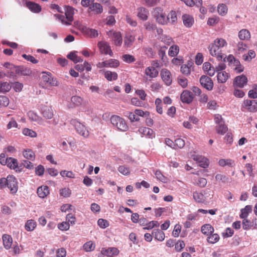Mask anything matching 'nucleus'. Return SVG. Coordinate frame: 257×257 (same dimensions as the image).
I'll use <instances>...</instances> for the list:
<instances>
[{
    "label": "nucleus",
    "mask_w": 257,
    "mask_h": 257,
    "mask_svg": "<svg viewBox=\"0 0 257 257\" xmlns=\"http://www.w3.org/2000/svg\"><path fill=\"white\" fill-rule=\"evenodd\" d=\"M227 42L223 38H217L213 43L209 46L208 49L210 55L215 57L218 61H220L223 58V54L222 49L226 46Z\"/></svg>",
    "instance_id": "f257e3e1"
},
{
    "label": "nucleus",
    "mask_w": 257,
    "mask_h": 257,
    "mask_svg": "<svg viewBox=\"0 0 257 257\" xmlns=\"http://www.w3.org/2000/svg\"><path fill=\"white\" fill-rule=\"evenodd\" d=\"M110 120L112 125L119 131L126 132L128 130V126L124 119L117 115H112Z\"/></svg>",
    "instance_id": "f03ea898"
},
{
    "label": "nucleus",
    "mask_w": 257,
    "mask_h": 257,
    "mask_svg": "<svg viewBox=\"0 0 257 257\" xmlns=\"http://www.w3.org/2000/svg\"><path fill=\"white\" fill-rule=\"evenodd\" d=\"M70 124L73 125L76 132L84 138H87L89 135V133L85 126L78 119L72 118L70 120Z\"/></svg>",
    "instance_id": "7ed1b4c3"
},
{
    "label": "nucleus",
    "mask_w": 257,
    "mask_h": 257,
    "mask_svg": "<svg viewBox=\"0 0 257 257\" xmlns=\"http://www.w3.org/2000/svg\"><path fill=\"white\" fill-rule=\"evenodd\" d=\"M154 17L158 24L163 25L168 24V19L161 8L157 7L154 9Z\"/></svg>",
    "instance_id": "20e7f679"
},
{
    "label": "nucleus",
    "mask_w": 257,
    "mask_h": 257,
    "mask_svg": "<svg viewBox=\"0 0 257 257\" xmlns=\"http://www.w3.org/2000/svg\"><path fill=\"white\" fill-rule=\"evenodd\" d=\"M119 65L120 62L118 60L110 59L101 62H98L96 64V67L98 68H102L104 67L116 68L119 66Z\"/></svg>",
    "instance_id": "39448f33"
},
{
    "label": "nucleus",
    "mask_w": 257,
    "mask_h": 257,
    "mask_svg": "<svg viewBox=\"0 0 257 257\" xmlns=\"http://www.w3.org/2000/svg\"><path fill=\"white\" fill-rule=\"evenodd\" d=\"M152 64L153 66H149L145 69V74L150 78L153 79L158 76L159 72L156 68L154 67H159V63L157 61H153Z\"/></svg>",
    "instance_id": "423d86ee"
},
{
    "label": "nucleus",
    "mask_w": 257,
    "mask_h": 257,
    "mask_svg": "<svg viewBox=\"0 0 257 257\" xmlns=\"http://www.w3.org/2000/svg\"><path fill=\"white\" fill-rule=\"evenodd\" d=\"M242 108L248 111L254 112L257 111V101L254 100H244L242 103Z\"/></svg>",
    "instance_id": "0eeeda50"
},
{
    "label": "nucleus",
    "mask_w": 257,
    "mask_h": 257,
    "mask_svg": "<svg viewBox=\"0 0 257 257\" xmlns=\"http://www.w3.org/2000/svg\"><path fill=\"white\" fill-rule=\"evenodd\" d=\"M107 35L112 39L115 45L117 46H120L121 45L122 38L120 32L110 31L107 33Z\"/></svg>",
    "instance_id": "6e6552de"
},
{
    "label": "nucleus",
    "mask_w": 257,
    "mask_h": 257,
    "mask_svg": "<svg viewBox=\"0 0 257 257\" xmlns=\"http://www.w3.org/2000/svg\"><path fill=\"white\" fill-rule=\"evenodd\" d=\"M7 187L10 189L12 194H15L18 189V185L17 179L13 175L8 176Z\"/></svg>",
    "instance_id": "1a4fd4ad"
},
{
    "label": "nucleus",
    "mask_w": 257,
    "mask_h": 257,
    "mask_svg": "<svg viewBox=\"0 0 257 257\" xmlns=\"http://www.w3.org/2000/svg\"><path fill=\"white\" fill-rule=\"evenodd\" d=\"M160 75L162 80L166 85L169 86L172 84V76L169 70L166 68L162 69Z\"/></svg>",
    "instance_id": "9d476101"
},
{
    "label": "nucleus",
    "mask_w": 257,
    "mask_h": 257,
    "mask_svg": "<svg viewBox=\"0 0 257 257\" xmlns=\"http://www.w3.org/2000/svg\"><path fill=\"white\" fill-rule=\"evenodd\" d=\"M98 47L101 53L105 55H109L110 56H113V52L111 50L109 44L104 41H101L98 43Z\"/></svg>",
    "instance_id": "9b49d317"
},
{
    "label": "nucleus",
    "mask_w": 257,
    "mask_h": 257,
    "mask_svg": "<svg viewBox=\"0 0 257 257\" xmlns=\"http://www.w3.org/2000/svg\"><path fill=\"white\" fill-rule=\"evenodd\" d=\"M201 85L208 90H211L213 87V82L212 79L207 76H202L200 78Z\"/></svg>",
    "instance_id": "f8f14e48"
},
{
    "label": "nucleus",
    "mask_w": 257,
    "mask_h": 257,
    "mask_svg": "<svg viewBox=\"0 0 257 257\" xmlns=\"http://www.w3.org/2000/svg\"><path fill=\"white\" fill-rule=\"evenodd\" d=\"M42 80L44 82L51 86H57L59 85L57 79L52 77L50 73H44L42 76Z\"/></svg>",
    "instance_id": "ddd939ff"
},
{
    "label": "nucleus",
    "mask_w": 257,
    "mask_h": 257,
    "mask_svg": "<svg viewBox=\"0 0 257 257\" xmlns=\"http://www.w3.org/2000/svg\"><path fill=\"white\" fill-rule=\"evenodd\" d=\"M192 158L198 163L199 165L202 168H206L209 166V160L202 156L194 155L192 156Z\"/></svg>",
    "instance_id": "4468645a"
},
{
    "label": "nucleus",
    "mask_w": 257,
    "mask_h": 257,
    "mask_svg": "<svg viewBox=\"0 0 257 257\" xmlns=\"http://www.w3.org/2000/svg\"><path fill=\"white\" fill-rule=\"evenodd\" d=\"M228 60L235 67L233 69L236 73H240L243 71V66L241 65L240 62L238 60L235 59L232 55H230L228 56Z\"/></svg>",
    "instance_id": "2eb2a0df"
},
{
    "label": "nucleus",
    "mask_w": 257,
    "mask_h": 257,
    "mask_svg": "<svg viewBox=\"0 0 257 257\" xmlns=\"http://www.w3.org/2000/svg\"><path fill=\"white\" fill-rule=\"evenodd\" d=\"M7 166L11 169L15 170L16 172H20L22 170L21 166H19L18 160L14 158H8Z\"/></svg>",
    "instance_id": "dca6fc26"
},
{
    "label": "nucleus",
    "mask_w": 257,
    "mask_h": 257,
    "mask_svg": "<svg viewBox=\"0 0 257 257\" xmlns=\"http://www.w3.org/2000/svg\"><path fill=\"white\" fill-rule=\"evenodd\" d=\"M103 7L98 3H94V0H92L91 4L88 8L90 12H92L95 15H99L103 12Z\"/></svg>",
    "instance_id": "f3484780"
},
{
    "label": "nucleus",
    "mask_w": 257,
    "mask_h": 257,
    "mask_svg": "<svg viewBox=\"0 0 257 257\" xmlns=\"http://www.w3.org/2000/svg\"><path fill=\"white\" fill-rule=\"evenodd\" d=\"M247 77L244 75H241L235 78L233 85L235 87L242 88L247 83Z\"/></svg>",
    "instance_id": "a211bd4d"
},
{
    "label": "nucleus",
    "mask_w": 257,
    "mask_h": 257,
    "mask_svg": "<svg viewBox=\"0 0 257 257\" xmlns=\"http://www.w3.org/2000/svg\"><path fill=\"white\" fill-rule=\"evenodd\" d=\"M41 114L46 119H51L54 116V111L51 106L44 105L41 108Z\"/></svg>",
    "instance_id": "6ab92c4d"
},
{
    "label": "nucleus",
    "mask_w": 257,
    "mask_h": 257,
    "mask_svg": "<svg viewBox=\"0 0 257 257\" xmlns=\"http://www.w3.org/2000/svg\"><path fill=\"white\" fill-rule=\"evenodd\" d=\"M139 132L143 136H145L149 139H152L155 136L153 130L149 127H141L139 129Z\"/></svg>",
    "instance_id": "aec40b11"
},
{
    "label": "nucleus",
    "mask_w": 257,
    "mask_h": 257,
    "mask_svg": "<svg viewBox=\"0 0 257 257\" xmlns=\"http://www.w3.org/2000/svg\"><path fill=\"white\" fill-rule=\"evenodd\" d=\"M182 101L184 103H190L193 99L192 93L189 90H184L180 96Z\"/></svg>",
    "instance_id": "412c9836"
},
{
    "label": "nucleus",
    "mask_w": 257,
    "mask_h": 257,
    "mask_svg": "<svg viewBox=\"0 0 257 257\" xmlns=\"http://www.w3.org/2000/svg\"><path fill=\"white\" fill-rule=\"evenodd\" d=\"M137 17L139 19L144 21H146L148 20L149 12L147 9L144 7H140L137 9Z\"/></svg>",
    "instance_id": "4be33fe9"
},
{
    "label": "nucleus",
    "mask_w": 257,
    "mask_h": 257,
    "mask_svg": "<svg viewBox=\"0 0 257 257\" xmlns=\"http://www.w3.org/2000/svg\"><path fill=\"white\" fill-rule=\"evenodd\" d=\"M101 252L107 256L112 257L114 255H117L119 253V250L116 247L102 248Z\"/></svg>",
    "instance_id": "5701e85b"
},
{
    "label": "nucleus",
    "mask_w": 257,
    "mask_h": 257,
    "mask_svg": "<svg viewBox=\"0 0 257 257\" xmlns=\"http://www.w3.org/2000/svg\"><path fill=\"white\" fill-rule=\"evenodd\" d=\"M135 36L131 33H127L125 35L124 38V47L125 48H130L133 45L134 42L135 41Z\"/></svg>",
    "instance_id": "b1692460"
},
{
    "label": "nucleus",
    "mask_w": 257,
    "mask_h": 257,
    "mask_svg": "<svg viewBox=\"0 0 257 257\" xmlns=\"http://www.w3.org/2000/svg\"><path fill=\"white\" fill-rule=\"evenodd\" d=\"M37 193L39 197L44 198L49 194V189L47 186H41L37 189Z\"/></svg>",
    "instance_id": "393cba45"
},
{
    "label": "nucleus",
    "mask_w": 257,
    "mask_h": 257,
    "mask_svg": "<svg viewBox=\"0 0 257 257\" xmlns=\"http://www.w3.org/2000/svg\"><path fill=\"white\" fill-rule=\"evenodd\" d=\"M27 7L32 12L39 13L41 11V7L38 4L32 2H28L26 3Z\"/></svg>",
    "instance_id": "a878e982"
},
{
    "label": "nucleus",
    "mask_w": 257,
    "mask_h": 257,
    "mask_svg": "<svg viewBox=\"0 0 257 257\" xmlns=\"http://www.w3.org/2000/svg\"><path fill=\"white\" fill-rule=\"evenodd\" d=\"M75 9L71 7H67L65 12L66 18L68 22H66V25H70V22L73 20V15Z\"/></svg>",
    "instance_id": "bb28decb"
},
{
    "label": "nucleus",
    "mask_w": 257,
    "mask_h": 257,
    "mask_svg": "<svg viewBox=\"0 0 257 257\" xmlns=\"http://www.w3.org/2000/svg\"><path fill=\"white\" fill-rule=\"evenodd\" d=\"M104 76L109 81H114L118 78V75L116 72L109 70L104 71Z\"/></svg>",
    "instance_id": "cd10ccee"
},
{
    "label": "nucleus",
    "mask_w": 257,
    "mask_h": 257,
    "mask_svg": "<svg viewBox=\"0 0 257 257\" xmlns=\"http://www.w3.org/2000/svg\"><path fill=\"white\" fill-rule=\"evenodd\" d=\"M3 241L5 248L9 249L11 247L13 238L11 235L8 234H4L3 235Z\"/></svg>",
    "instance_id": "c85d7f7f"
},
{
    "label": "nucleus",
    "mask_w": 257,
    "mask_h": 257,
    "mask_svg": "<svg viewBox=\"0 0 257 257\" xmlns=\"http://www.w3.org/2000/svg\"><path fill=\"white\" fill-rule=\"evenodd\" d=\"M152 234L156 240L160 241H163L165 237L164 232L159 229H154L152 231Z\"/></svg>",
    "instance_id": "c756f323"
},
{
    "label": "nucleus",
    "mask_w": 257,
    "mask_h": 257,
    "mask_svg": "<svg viewBox=\"0 0 257 257\" xmlns=\"http://www.w3.org/2000/svg\"><path fill=\"white\" fill-rule=\"evenodd\" d=\"M182 20L184 25L186 27H191L194 23V19L193 17L189 15L185 14L182 16Z\"/></svg>",
    "instance_id": "7c9ffc66"
},
{
    "label": "nucleus",
    "mask_w": 257,
    "mask_h": 257,
    "mask_svg": "<svg viewBox=\"0 0 257 257\" xmlns=\"http://www.w3.org/2000/svg\"><path fill=\"white\" fill-rule=\"evenodd\" d=\"M218 164L221 167H225L227 166L230 167H233L235 166V162L234 160L230 159H221L219 160Z\"/></svg>",
    "instance_id": "2f4dec72"
},
{
    "label": "nucleus",
    "mask_w": 257,
    "mask_h": 257,
    "mask_svg": "<svg viewBox=\"0 0 257 257\" xmlns=\"http://www.w3.org/2000/svg\"><path fill=\"white\" fill-rule=\"evenodd\" d=\"M24 157L27 160L34 161L35 159V154L33 151L30 149H27L23 151Z\"/></svg>",
    "instance_id": "473e14b6"
},
{
    "label": "nucleus",
    "mask_w": 257,
    "mask_h": 257,
    "mask_svg": "<svg viewBox=\"0 0 257 257\" xmlns=\"http://www.w3.org/2000/svg\"><path fill=\"white\" fill-rule=\"evenodd\" d=\"M71 102L72 106L70 107H77L80 106L83 102V99L78 96H73L71 98Z\"/></svg>",
    "instance_id": "72a5a7b5"
},
{
    "label": "nucleus",
    "mask_w": 257,
    "mask_h": 257,
    "mask_svg": "<svg viewBox=\"0 0 257 257\" xmlns=\"http://www.w3.org/2000/svg\"><path fill=\"white\" fill-rule=\"evenodd\" d=\"M228 77L229 74L225 71H221L217 73V78L219 83H224L226 82Z\"/></svg>",
    "instance_id": "f704fd0d"
},
{
    "label": "nucleus",
    "mask_w": 257,
    "mask_h": 257,
    "mask_svg": "<svg viewBox=\"0 0 257 257\" xmlns=\"http://www.w3.org/2000/svg\"><path fill=\"white\" fill-rule=\"evenodd\" d=\"M201 232L206 235H209L214 232L213 227L209 224H206L201 227Z\"/></svg>",
    "instance_id": "c9c22d12"
},
{
    "label": "nucleus",
    "mask_w": 257,
    "mask_h": 257,
    "mask_svg": "<svg viewBox=\"0 0 257 257\" xmlns=\"http://www.w3.org/2000/svg\"><path fill=\"white\" fill-rule=\"evenodd\" d=\"M238 37L241 40H248L250 38L249 31L247 29H242L238 32Z\"/></svg>",
    "instance_id": "e433bc0d"
},
{
    "label": "nucleus",
    "mask_w": 257,
    "mask_h": 257,
    "mask_svg": "<svg viewBox=\"0 0 257 257\" xmlns=\"http://www.w3.org/2000/svg\"><path fill=\"white\" fill-rule=\"evenodd\" d=\"M15 72L19 74L24 76H27L30 74L31 71L28 68L23 66H16Z\"/></svg>",
    "instance_id": "4c0bfd02"
},
{
    "label": "nucleus",
    "mask_w": 257,
    "mask_h": 257,
    "mask_svg": "<svg viewBox=\"0 0 257 257\" xmlns=\"http://www.w3.org/2000/svg\"><path fill=\"white\" fill-rule=\"evenodd\" d=\"M193 197L195 201L198 203H203L205 201V197L202 192H194Z\"/></svg>",
    "instance_id": "58836bf2"
},
{
    "label": "nucleus",
    "mask_w": 257,
    "mask_h": 257,
    "mask_svg": "<svg viewBox=\"0 0 257 257\" xmlns=\"http://www.w3.org/2000/svg\"><path fill=\"white\" fill-rule=\"evenodd\" d=\"M252 211V206L251 205H246L244 208L241 209L240 217L242 219L246 218L248 216L249 213Z\"/></svg>",
    "instance_id": "ea45409f"
},
{
    "label": "nucleus",
    "mask_w": 257,
    "mask_h": 257,
    "mask_svg": "<svg viewBox=\"0 0 257 257\" xmlns=\"http://www.w3.org/2000/svg\"><path fill=\"white\" fill-rule=\"evenodd\" d=\"M83 32L90 37H96L98 36L97 30L85 27L83 29Z\"/></svg>",
    "instance_id": "a19ab883"
},
{
    "label": "nucleus",
    "mask_w": 257,
    "mask_h": 257,
    "mask_svg": "<svg viewBox=\"0 0 257 257\" xmlns=\"http://www.w3.org/2000/svg\"><path fill=\"white\" fill-rule=\"evenodd\" d=\"M167 19H168V23L172 24L175 23L177 20L176 12L171 11L167 16Z\"/></svg>",
    "instance_id": "79ce46f5"
},
{
    "label": "nucleus",
    "mask_w": 257,
    "mask_h": 257,
    "mask_svg": "<svg viewBox=\"0 0 257 257\" xmlns=\"http://www.w3.org/2000/svg\"><path fill=\"white\" fill-rule=\"evenodd\" d=\"M36 227V222L33 219L29 220L25 224V227L27 231H33Z\"/></svg>",
    "instance_id": "37998d69"
},
{
    "label": "nucleus",
    "mask_w": 257,
    "mask_h": 257,
    "mask_svg": "<svg viewBox=\"0 0 257 257\" xmlns=\"http://www.w3.org/2000/svg\"><path fill=\"white\" fill-rule=\"evenodd\" d=\"M194 184L200 187L203 188L206 186L207 181L204 178H194Z\"/></svg>",
    "instance_id": "c03bdc74"
},
{
    "label": "nucleus",
    "mask_w": 257,
    "mask_h": 257,
    "mask_svg": "<svg viewBox=\"0 0 257 257\" xmlns=\"http://www.w3.org/2000/svg\"><path fill=\"white\" fill-rule=\"evenodd\" d=\"M219 239L220 237L218 234L212 233L209 235L207 240L209 243L214 244L218 242Z\"/></svg>",
    "instance_id": "a18cd8bd"
},
{
    "label": "nucleus",
    "mask_w": 257,
    "mask_h": 257,
    "mask_svg": "<svg viewBox=\"0 0 257 257\" xmlns=\"http://www.w3.org/2000/svg\"><path fill=\"white\" fill-rule=\"evenodd\" d=\"M179 52V47L177 45L171 46L169 50L168 54L171 57L176 56Z\"/></svg>",
    "instance_id": "49530a36"
},
{
    "label": "nucleus",
    "mask_w": 257,
    "mask_h": 257,
    "mask_svg": "<svg viewBox=\"0 0 257 257\" xmlns=\"http://www.w3.org/2000/svg\"><path fill=\"white\" fill-rule=\"evenodd\" d=\"M12 88L11 85L7 82H0V92L5 93L9 91Z\"/></svg>",
    "instance_id": "de8ad7c7"
},
{
    "label": "nucleus",
    "mask_w": 257,
    "mask_h": 257,
    "mask_svg": "<svg viewBox=\"0 0 257 257\" xmlns=\"http://www.w3.org/2000/svg\"><path fill=\"white\" fill-rule=\"evenodd\" d=\"M67 58L75 63L82 61V59L80 57L78 56L74 52H70L67 55Z\"/></svg>",
    "instance_id": "09e8293b"
},
{
    "label": "nucleus",
    "mask_w": 257,
    "mask_h": 257,
    "mask_svg": "<svg viewBox=\"0 0 257 257\" xmlns=\"http://www.w3.org/2000/svg\"><path fill=\"white\" fill-rule=\"evenodd\" d=\"M217 10L219 14L221 16H225L227 13V7L223 4L218 5Z\"/></svg>",
    "instance_id": "8fccbe9b"
},
{
    "label": "nucleus",
    "mask_w": 257,
    "mask_h": 257,
    "mask_svg": "<svg viewBox=\"0 0 257 257\" xmlns=\"http://www.w3.org/2000/svg\"><path fill=\"white\" fill-rule=\"evenodd\" d=\"M160 39L162 42L167 45H170L173 42V39L166 35L160 36Z\"/></svg>",
    "instance_id": "3c124183"
},
{
    "label": "nucleus",
    "mask_w": 257,
    "mask_h": 257,
    "mask_svg": "<svg viewBox=\"0 0 257 257\" xmlns=\"http://www.w3.org/2000/svg\"><path fill=\"white\" fill-rule=\"evenodd\" d=\"M185 146V141L181 138L176 139L174 142V149H176L177 148L181 149Z\"/></svg>",
    "instance_id": "603ef678"
},
{
    "label": "nucleus",
    "mask_w": 257,
    "mask_h": 257,
    "mask_svg": "<svg viewBox=\"0 0 257 257\" xmlns=\"http://www.w3.org/2000/svg\"><path fill=\"white\" fill-rule=\"evenodd\" d=\"M122 60L127 63H131L136 61L135 57L130 54H124L122 56Z\"/></svg>",
    "instance_id": "864d4df0"
},
{
    "label": "nucleus",
    "mask_w": 257,
    "mask_h": 257,
    "mask_svg": "<svg viewBox=\"0 0 257 257\" xmlns=\"http://www.w3.org/2000/svg\"><path fill=\"white\" fill-rule=\"evenodd\" d=\"M23 134L25 136H29L32 138L37 137V133L35 131L28 128H25L23 130Z\"/></svg>",
    "instance_id": "5fc2aeb1"
},
{
    "label": "nucleus",
    "mask_w": 257,
    "mask_h": 257,
    "mask_svg": "<svg viewBox=\"0 0 257 257\" xmlns=\"http://www.w3.org/2000/svg\"><path fill=\"white\" fill-rule=\"evenodd\" d=\"M255 57V53L253 50H250L248 51V54H244L243 55V59L244 61H250L252 58Z\"/></svg>",
    "instance_id": "6e6d98bb"
},
{
    "label": "nucleus",
    "mask_w": 257,
    "mask_h": 257,
    "mask_svg": "<svg viewBox=\"0 0 257 257\" xmlns=\"http://www.w3.org/2000/svg\"><path fill=\"white\" fill-rule=\"evenodd\" d=\"M159 223L157 221H151L149 222H147V224L143 228L144 229L149 230L151 229L154 227H158Z\"/></svg>",
    "instance_id": "4d7b16f0"
},
{
    "label": "nucleus",
    "mask_w": 257,
    "mask_h": 257,
    "mask_svg": "<svg viewBox=\"0 0 257 257\" xmlns=\"http://www.w3.org/2000/svg\"><path fill=\"white\" fill-rule=\"evenodd\" d=\"M242 228L244 230H249L252 228L251 221L249 219L243 218L242 221Z\"/></svg>",
    "instance_id": "13d9d810"
},
{
    "label": "nucleus",
    "mask_w": 257,
    "mask_h": 257,
    "mask_svg": "<svg viewBox=\"0 0 257 257\" xmlns=\"http://www.w3.org/2000/svg\"><path fill=\"white\" fill-rule=\"evenodd\" d=\"M28 116L29 118L35 121H38L39 124H41L42 122V120L41 118H39V117L36 115L35 113L32 111H30L28 112Z\"/></svg>",
    "instance_id": "bf43d9fd"
},
{
    "label": "nucleus",
    "mask_w": 257,
    "mask_h": 257,
    "mask_svg": "<svg viewBox=\"0 0 257 257\" xmlns=\"http://www.w3.org/2000/svg\"><path fill=\"white\" fill-rule=\"evenodd\" d=\"M216 130L218 134L224 135L227 131V127L224 124H220L216 127Z\"/></svg>",
    "instance_id": "052dcab7"
},
{
    "label": "nucleus",
    "mask_w": 257,
    "mask_h": 257,
    "mask_svg": "<svg viewBox=\"0 0 257 257\" xmlns=\"http://www.w3.org/2000/svg\"><path fill=\"white\" fill-rule=\"evenodd\" d=\"M83 248L86 251H91L94 249L95 245L92 241H89L83 245Z\"/></svg>",
    "instance_id": "680f3d73"
},
{
    "label": "nucleus",
    "mask_w": 257,
    "mask_h": 257,
    "mask_svg": "<svg viewBox=\"0 0 257 257\" xmlns=\"http://www.w3.org/2000/svg\"><path fill=\"white\" fill-rule=\"evenodd\" d=\"M144 52L149 58H152L154 57L155 53L153 51L152 48L149 47L143 48Z\"/></svg>",
    "instance_id": "e2e57ef3"
},
{
    "label": "nucleus",
    "mask_w": 257,
    "mask_h": 257,
    "mask_svg": "<svg viewBox=\"0 0 257 257\" xmlns=\"http://www.w3.org/2000/svg\"><path fill=\"white\" fill-rule=\"evenodd\" d=\"M178 82L183 88H186L188 86V84L187 79L182 76L178 77Z\"/></svg>",
    "instance_id": "0e129e2a"
},
{
    "label": "nucleus",
    "mask_w": 257,
    "mask_h": 257,
    "mask_svg": "<svg viewBox=\"0 0 257 257\" xmlns=\"http://www.w3.org/2000/svg\"><path fill=\"white\" fill-rule=\"evenodd\" d=\"M118 171L124 175H128L130 174V169L124 165L120 166L118 168Z\"/></svg>",
    "instance_id": "69168bd1"
},
{
    "label": "nucleus",
    "mask_w": 257,
    "mask_h": 257,
    "mask_svg": "<svg viewBox=\"0 0 257 257\" xmlns=\"http://www.w3.org/2000/svg\"><path fill=\"white\" fill-rule=\"evenodd\" d=\"M71 194V191L68 188H64L60 190V195L64 197H68Z\"/></svg>",
    "instance_id": "338daca9"
},
{
    "label": "nucleus",
    "mask_w": 257,
    "mask_h": 257,
    "mask_svg": "<svg viewBox=\"0 0 257 257\" xmlns=\"http://www.w3.org/2000/svg\"><path fill=\"white\" fill-rule=\"evenodd\" d=\"M9 104V99L5 96H0V106H7Z\"/></svg>",
    "instance_id": "774afa93"
}]
</instances>
